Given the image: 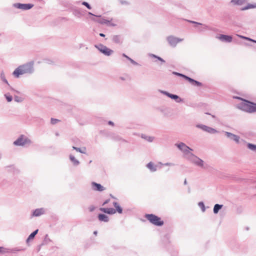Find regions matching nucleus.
Instances as JSON below:
<instances>
[{
    "mask_svg": "<svg viewBox=\"0 0 256 256\" xmlns=\"http://www.w3.org/2000/svg\"><path fill=\"white\" fill-rule=\"evenodd\" d=\"M4 96L8 102H10L12 100V97L9 94H6Z\"/></svg>",
    "mask_w": 256,
    "mask_h": 256,
    "instance_id": "473e14b6",
    "label": "nucleus"
},
{
    "mask_svg": "<svg viewBox=\"0 0 256 256\" xmlns=\"http://www.w3.org/2000/svg\"><path fill=\"white\" fill-rule=\"evenodd\" d=\"M172 74L174 75L182 77V78H184L186 80V78L188 76L184 75L182 74H181V73H180L178 72H173Z\"/></svg>",
    "mask_w": 256,
    "mask_h": 256,
    "instance_id": "a878e982",
    "label": "nucleus"
},
{
    "mask_svg": "<svg viewBox=\"0 0 256 256\" xmlns=\"http://www.w3.org/2000/svg\"><path fill=\"white\" fill-rule=\"evenodd\" d=\"M187 21L191 24H194L196 25H202V24L195 22V21L190 20H187Z\"/></svg>",
    "mask_w": 256,
    "mask_h": 256,
    "instance_id": "ea45409f",
    "label": "nucleus"
},
{
    "mask_svg": "<svg viewBox=\"0 0 256 256\" xmlns=\"http://www.w3.org/2000/svg\"><path fill=\"white\" fill-rule=\"evenodd\" d=\"M235 98L242 100L236 105L238 108L250 113L256 112V104L243 100L240 97L236 96Z\"/></svg>",
    "mask_w": 256,
    "mask_h": 256,
    "instance_id": "f03ea898",
    "label": "nucleus"
},
{
    "mask_svg": "<svg viewBox=\"0 0 256 256\" xmlns=\"http://www.w3.org/2000/svg\"><path fill=\"white\" fill-rule=\"evenodd\" d=\"M108 202V201H106L105 202L104 204H103V205H104L105 204H106V203Z\"/></svg>",
    "mask_w": 256,
    "mask_h": 256,
    "instance_id": "6e6d98bb",
    "label": "nucleus"
},
{
    "mask_svg": "<svg viewBox=\"0 0 256 256\" xmlns=\"http://www.w3.org/2000/svg\"><path fill=\"white\" fill-rule=\"evenodd\" d=\"M38 232V230H36L35 231H34L33 232H32L31 234H30L27 240V241L28 242L29 240H33L34 237L36 236V234H37Z\"/></svg>",
    "mask_w": 256,
    "mask_h": 256,
    "instance_id": "393cba45",
    "label": "nucleus"
},
{
    "mask_svg": "<svg viewBox=\"0 0 256 256\" xmlns=\"http://www.w3.org/2000/svg\"><path fill=\"white\" fill-rule=\"evenodd\" d=\"M96 233H97L96 232H94V234H96Z\"/></svg>",
    "mask_w": 256,
    "mask_h": 256,
    "instance_id": "052dcab7",
    "label": "nucleus"
},
{
    "mask_svg": "<svg viewBox=\"0 0 256 256\" xmlns=\"http://www.w3.org/2000/svg\"><path fill=\"white\" fill-rule=\"evenodd\" d=\"M186 80L189 82L192 85L196 86H202V82L197 81L189 76H188L186 78Z\"/></svg>",
    "mask_w": 256,
    "mask_h": 256,
    "instance_id": "9b49d317",
    "label": "nucleus"
},
{
    "mask_svg": "<svg viewBox=\"0 0 256 256\" xmlns=\"http://www.w3.org/2000/svg\"><path fill=\"white\" fill-rule=\"evenodd\" d=\"M179 144H184V142H180Z\"/></svg>",
    "mask_w": 256,
    "mask_h": 256,
    "instance_id": "13d9d810",
    "label": "nucleus"
},
{
    "mask_svg": "<svg viewBox=\"0 0 256 256\" xmlns=\"http://www.w3.org/2000/svg\"><path fill=\"white\" fill-rule=\"evenodd\" d=\"M146 167L148 168L150 170L151 172H154L156 170V166L152 162L148 163L146 165Z\"/></svg>",
    "mask_w": 256,
    "mask_h": 256,
    "instance_id": "aec40b11",
    "label": "nucleus"
},
{
    "mask_svg": "<svg viewBox=\"0 0 256 256\" xmlns=\"http://www.w3.org/2000/svg\"><path fill=\"white\" fill-rule=\"evenodd\" d=\"M128 60H130L131 58H130L128 56H126V58Z\"/></svg>",
    "mask_w": 256,
    "mask_h": 256,
    "instance_id": "603ef678",
    "label": "nucleus"
},
{
    "mask_svg": "<svg viewBox=\"0 0 256 256\" xmlns=\"http://www.w3.org/2000/svg\"><path fill=\"white\" fill-rule=\"evenodd\" d=\"M178 148L183 152L184 154H187L192 150L186 145H178Z\"/></svg>",
    "mask_w": 256,
    "mask_h": 256,
    "instance_id": "dca6fc26",
    "label": "nucleus"
},
{
    "mask_svg": "<svg viewBox=\"0 0 256 256\" xmlns=\"http://www.w3.org/2000/svg\"><path fill=\"white\" fill-rule=\"evenodd\" d=\"M113 138L116 141L120 142H124V140L122 139L119 136H114Z\"/></svg>",
    "mask_w": 256,
    "mask_h": 256,
    "instance_id": "7c9ffc66",
    "label": "nucleus"
},
{
    "mask_svg": "<svg viewBox=\"0 0 256 256\" xmlns=\"http://www.w3.org/2000/svg\"><path fill=\"white\" fill-rule=\"evenodd\" d=\"M252 42H254V43H256V40H253V39H252Z\"/></svg>",
    "mask_w": 256,
    "mask_h": 256,
    "instance_id": "5fc2aeb1",
    "label": "nucleus"
},
{
    "mask_svg": "<svg viewBox=\"0 0 256 256\" xmlns=\"http://www.w3.org/2000/svg\"><path fill=\"white\" fill-rule=\"evenodd\" d=\"M159 92L160 93H162V94L166 96L168 98H172V100H173L174 96L176 95V94H170V93L166 91H164V90H159Z\"/></svg>",
    "mask_w": 256,
    "mask_h": 256,
    "instance_id": "412c9836",
    "label": "nucleus"
},
{
    "mask_svg": "<svg viewBox=\"0 0 256 256\" xmlns=\"http://www.w3.org/2000/svg\"><path fill=\"white\" fill-rule=\"evenodd\" d=\"M95 209V207L94 206H90L88 207V210L90 212H93Z\"/></svg>",
    "mask_w": 256,
    "mask_h": 256,
    "instance_id": "37998d69",
    "label": "nucleus"
},
{
    "mask_svg": "<svg viewBox=\"0 0 256 256\" xmlns=\"http://www.w3.org/2000/svg\"><path fill=\"white\" fill-rule=\"evenodd\" d=\"M156 57H157V58H156L158 60L160 61L161 62H163V63H164V62H165V60H164L163 58H160V56H156Z\"/></svg>",
    "mask_w": 256,
    "mask_h": 256,
    "instance_id": "c03bdc74",
    "label": "nucleus"
},
{
    "mask_svg": "<svg viewBox=\"0 0 256 256\" xmlns=\"http://www.w3.org/2000/svg\"><path fill=\"white\" fill-rule=\"evenodd\" d=\"M82 4L86 6L88 10H90L92 8V7L90 4L86 2H82Z\"/></svg>",
    "mask_w": 256,
    "mask_h": 256,
    "instance_id": "58836bf2",
    "label": "nucleus"
},
{
    "mask_svg": "<svg viewBox=\"0 0 256 256\" xmlns=\"http://www.w3.org/2000/svg\"><path fill=\"white\" fill-rule=\"evenodd\" d=\"M184 184H186V180H184Z\"/></svg>",
    "mask_w": 256,
    "mask_h": 256,
    "instance_id": "4d7b16f0",
    "label": "nucleus"
},
{
    "mask_svg": "<svg viewBox=\"0 0 256 256\" xmlns=\"http://www.w3.org/2000/svg\"><path fill=\"white\" fill-rule=\"evenodd\" d=\"M112 40L116 44H121L122 42V39L119 35H114L112 37Z\"/></svg>",
    "mask_w": 256,
    "mask_h": 256,
    "instance_id": "2eb2a0df",
    "label": "nucleus"
},
{
    "mask_svg": "<svg viewBox=\"0 0 256 256\" xmlns=\"http://www.w3.org/2000/svg\"><path fill=\"white\" fill-rule=\"evenodd\" d=\"M74 14L75 16H78V15L80 14V12L79 11V10H74Z\"/></svg>",
    "mask_w": 256,
    "mask_h": 256,
    "instance_id": "79ce46f5",
    "label": "nucleus"
},
{
    "mask_svg": "<svg viewBox=\"0 0 256 256\" xmlns=\"http://www.w3.org/2000/svg\"><path fill=\"white\" fill-rule=\"evenodd\" d=\"M14 100L16 102H22V98L17 96H14Z\"/></svg>",
    "mask_w": 256,
    "mask_h": 256,
    "instance_id": "c9c22d12",
    "label": "nucleus"
},
{
    "mask_svg": "<svg viewBox=\"0 0 256 256\" xmlns=\"http://www.w3.org/2000/svg\"><path fill=\"white\" fill-rule=\"evenodd\" d=\"M140 136L148 142H152L155 140V138L154 136H148L144 134H140Z\"/></svg>",
    "mask_w": 256,
    "mask_h": 256,
    "instance_id": "f8f14e48",
    "label": "nucleus"
},
{
    "mask_svg": "<svg viewBox=\"0 0 256 256\" xmlns=\"http://www.w3.org/2000/svg\"><path fill=\"white\" fill-rule=\"evenodd\" d=\"M98 22V23L100 24H108L110 22L109 20L104 18H101L99 20Z\"/></svg>",
    "mask_w": 256,
    "mask_h": 256,
    "instance_id": "2f4dec72",
    "label": "nucleus"
},
{
    "mask_svg": "<svg viewBox=\"0 0 256 256\" xmlns=\"http://www.w3.org/2000/svg\"><path fill=\"white\" fill-rule=\"evenodd\" d=\"M92 188L94 190H98L102 192L104 190V188L101 186L100 184H97L95 182H92Z\"/></svg>",
    "mask_w": 256,
    "mask_h": 256,
    "instance_id": "ddd939ff",
    "label": "nucleus"
},
{
    "mask_svg": "<svg viewBox=\"0 0 256 256\" xmlns=\"http://www.w3.org/2000/svg\"><path fill=\"white\" fill-rule=\"evenodd\" d=\"M98 220L101 222H108V217L104 214H99L98 216Z\"/></svg>",
    "mask_w": 256,
    "mask_h": 256,
    "instance_id": "a211bd4d",
    "label": "nucleus"
},
{
    "mask_svg": "<svg viewBox=\"0 0 256 256\" xmlns=\"http://www.w3.org/2000/svg\"><path fill=\"white\" fill-rule=\"evenodd\" d=\"M246 144H250V143L248 142V143H246Z\"/></svg>",
    "mask_w": 256,
    "mask_h": 256,
    "instance_id": "bf43d9fd",
    "label": "nucleus"
},
{
    "mask_svg": "<svg viewBox=\"0 0 256 256\" xmlns=\"http://www.w3.org/2000/svg\"><path fill=\"white\" fill-rule=\"evenodd\" d=\"M70 160L74 164L78 165L79 163L78 161L73 156H70Z\"/></svg>",
    "mask_w": 256,
    "mask_h": 256,
    "instance_id": "c85d7f7f",
    "label": "nucleus"
},
{
    "mask_svg": "<svg viewBox=\"0 0 256 256\" xmlns=\"http://www.w3.org/2000/svg\"><path fill=\"white\" fill-rule=\"evenodd\" d=\"M173 100H174L176 102L178 103L184 102V100L176 94L174 96Z\"/></svg>",
    "mask_w": 256,
    "mask_h": 256,
    "instance_id": "cd10ccee",
    "label": "nucleus"
},
{
    "mask_svg": "<svg viewBox=\"0 0 256 256\" xmlns=\"http://www.w3.org/2000/svg\"><path fill=\"white\" fill-rule=\"evenodd\" d=\"M194 162L197 165H198L200 166H203L204 161L198 158H196V160Z\"/></svg>",
    "mask_w": 256,
    "mask_h": 256,
    "instance_id": "c756f323",
    "label": "nucleus"
},
{
    "mask_svg": "<svg viewBox=\"0 0 256 256\" xmlns=\"http://www.w3.org/2000/svg\"><path fill=\"white\" fill-rule=\"evenodd\" d=\"M256 8V3L254 4H248L246 6L241 8L242 10H246L250 8Z\"/></svg>",
    "mask_w": 256,
    "mask_h": 256,
    "instance_id": "6ab92c4d",
    "label": "nucleus"
},
{
    "mask_svg": "<svg viewBox=\"0 0 256 256\" xmlns=\"http://www.w3.org/2000/svg\"><path fill=\"white\" fill-rule=\"evenodd\" d=\"M8 250L4 248V247H0V253L4 254L8 252Z\"/></svg>",
    "mask_w": 256,
    "mask_h": 256,
    "instance_id": "4c0bfd02",
    "label": "nucleus"
},
{
    "mask_svg": "<svg viewBox=\"0 0 256 256\" xmlns=\"http://www.w3.org/2000/svg\"><path fill=\"white\" fill-rule=\"evenodd\" d=\"M129 61L134 66L138 65V64L137 62H136V61H134V60H132V58H130Z\"/></svg>",
    "mask_w": 256,
    "mask_h": 256,
    "instance_id": "a19ab883",
    "label": "nucleus"
},
{
    "mask_svg": "<svg viewBox=\"0 0 256 256\" xmlns=\"http://www.w3.org/2000/svg\"><path fill=\"white\" fill-rule=\"evenodd\" d=\"M196 127L209 134H215L218 132L216 129L202 124H198Z\"/></svg>",
    "mask_w": 256,
    "mask_h": 256,
    "instance_id": "0eeeda50",
    "label": "nucleus"
},
{
    "mask_svg": "<svg viewBox=\"0 0 256 256\" xmlns=\"http://www.w3.org/2000/svg\"><path fill=\"white\" fill-rule=\"evenodd\" d=\"M0 78L4 83H6V84H7L9 86L8 81L6 79V78L5 77L4 74L3 72H1V73H0Z\"/></svg>",
    "mask_w": 256,
    "mask_h": 256,
    "instance_id": "bb28decb",
    "label": "nucleus"
},
{
    "mask_svg": "<svg viewBox=\"0 0 256 256\" xmlns=\"http://www.w3.org/2000/svg\"><path fill=\"white\" fill-rule=\"evenodd\" d=\"M79 142V140L77 138H76L74 140V143H78Z\"/></svg>",
    "mask_w": 256,
    "mask_h": 256,
    "instance_id": "09e8293b",
    "label": "nucleus"
},
{
    "mask_svg": "<svg viewBox=\"0 0 256 256\" xmlns=\"http://www.w3.org/2000/svg\"><path fill=\"white\" fill-rule=\"evenodd\" d=\"M202 26L201 28H199L198 30L200 32H204L206 30H210V28L206 24H202V25H200Z\"/></svg>",
    "mask_w": 256,
    "mask_h": 256,
    "instance_id": "4be33fe9",
    "label": "nucleus"
},
{
    "mask_svg": "<svg viewBox=\"0 0 256 256\" xmlns=\"http://www.w3.org/2000/svg\"><path fill=\"white\" fill-rule=\"evenodd\" d=\"M13 6L22 10H28L32 8L34 6V4H32L15 3L13 4Z\"/></svg>",
    "mask_w": 256,
    "mask_h": 256,
    "instance_id": "6e6552de",
    "label": "nucleus"
},
{
    "mask_svg": "<svg viewBox=\"0 0 256 256\" xmlns=\"http://www.w3.org/2000/svg\"><path fill=\"white\" fill-rule=\"evenodd\" d=\"M108 124H109V125H110L112 126H114V122H112V121L111 120H109L108 122Z\"/></svg>",
    "mask_w": 256,
    "mask_h": 256,
    "instance_id": "a18cd8bd",
    "label": "nucleus"
},
{
    "mask_svg": "<svg viewBox=\"0 0 256 256\" xmlns=\"http://www.w3.org/2000/svg\"><path fill=\"white\" fill-rule=\"evenodd\" d=\"M88 14H90V15H92V16H95L94 14H92V13H91V12H88ZM98 16V17H100V16Z\"/></svg>",
    "mask_w": 256,
    "mask_h": 256,
    "instance_id": "3c124183",
    "label": "nucleus"
},
{
    "mask_svg": "<svg viewBox=\"0 0 256 256\" xmlns=\"http://www.w3.org/2000/svg\"><path fill=\"white\" fill-rule=\"evenodd\" d=\"M114 208H116V210H117L119 214H122V208H120V206H119L118 203H117L116 202H114Z\"/></svg>",
    "mask_w": 256,
    "mask_h": 256,
    "instance_id": "b1692460",
    "label": "nucleus"
},
{
    "mask_svg": "<svg viewBox=\"0 0 256 256\" xmlns=\"http://www.w3.org/2000/svg\"><path fill=\"white\" fill-rule=\"evenodd\" d=\"M149 56H150L152 57V58H157V56L156 55H155L154 54H149Z\"/></svg>",
    "mask_w": 256,
    "mask_h": 256,
    "instance_id": "49530a36",
    "label": "nucleus"
},
{
    "mask_svg": "<svg viewBox=\"0 0 256 256\" xmlns=\"http://www.w3.org/2000/svg\"><path fill=\"white\" fill-rule=\"evenodd\" d=\"M32 142L30 138L27 136L21 134L15 141L13 144H30Z\"/></svg>",
    "mask_w": 256,
    "mask_h": 256,
    "instance_id": "423d86ee",
    "label": "nucleus"
},
{
    "mask_svg": "<svg viewBox=\"0 0 256 256\" xmlns=\"http://www.w3.org/2000/svg\"><path fill=\"white\" fill-rule=\"evenodd\" d=\"M100 36L102 37H104L105 36V34H104L103 33H100Z\"/></svg>",
    "mask_w": 256,
    "mask_h": 256,
    "instance_id": "8fccbe9b",
    "label": "nucleus"
},
{
    "mask_svg": "<svg viewBox=\"0 0 256 256\" xmlns=\"http://www.w3.org/2000/svg\"><path fill=\"white\" fill-rule=\"evenodd\" d=\"M222 207V205H220L219 204H216L214 206V208H213V212H214V214H217L220 210Z\"/></svg>",
    "mask_w": 256,
    "mask_h": 256,
    "instance_id": "5701e85b",
    "label": "nucleus"
},
{
    "mask_svg": "<svg viewBox=\"0 0 256 256\" xmlns=\"http://www.w3.org/2000/svg\"><path fill=\"white\" fill-rule=\"evenodd\" d=\"M225 136L230 140H233L236 143H239L240 136L230 132H225Z\"/></svg>",
    "mask_w": 256,
    "mask_h": 256,
    "instance_id": "9d476101",
    "label": "nucleus"
},
{
    "mask_svg": "<svg viewBox=\"0 0 256 256\" xmlns=\"http://www.w3.org/2000/svg\"><path fill=\"white\" fill-rule=\"evenodd\" d=\"M248 148L251 150L256 151V145H248Z\"/></svg>",
    "mask_w": 256,
    "mask_h": 256,
    "instance_id": "e433bc0d",
    "label": "nucleus"
},
{
    "mask_svg": "<svg viewBox=\"0 0 256 256\" xmlns=\"http://www.w3.org/2000/svg\"><path fill=\"white\" fill-rule=\"evenodd\" d=\"M34 62L30 61L18 66L13 72L12 74L15 78H19L20 75L24 74H32L34 72Z\"/></svg>",
    "mask_w": 256,
    "mask_h": 256,
    "instance_id": "f257e3e1",
    "label": "nucleus"
},
{
    "mask_svg": "<svg viewBox=\"0 0 256 256\" xmlns=\"http://www.w3.org/2000/svg\"><path fill=\"white\" fill-rule=\"evenodd\" d=\"M73 148H74V150H78V151H79V152H83V151H82V150H80L79 148H76V147H75V146H73Z\"/></svg>",
    "mask_w": 256,
    "mask_h": 256,
    "instance_id": "de8ad7c7",
    "label": "nucleus"
},
{
    "mask_svg": "<svg viewBox=\"0 0 256 256\" xmlns=\"http://www.w3.org/2000/svg\"><path fill=\"white\" fill-rule=\"evenodd\" d=\"M238 36H239L240 38L244 39V40H248V41H250V42H252V39L250 38H248V37H246V36H241V35H238Z\"/></svg>",
    "mask_w": 256,
    "mask_h": 256,
    "instance_id": "f704fd0d",
    "label": "nucleus"
},
{
    "mask_svg": "<svg viewBox=\"0 0 256 256\" xmlns=\"http://www.w3.org/2000/svg\"><path fill=\"white\" fill-rule=\"evenodd\" d=\"M95 47L102 54L106 56H110L113 54L114 51L102 44L95 45Z\"/></svg>",
    "mask_w": 256,
    "mask_h": 256,
    "instance_id": "20e7f679",
    "label": "nucleus"
},
{
    "mask_svg": "<svg viewBox=\"0 0 256 256\" xmlns=\"http://www.w3.org/2000/svg\"><path fill=\"white\" fill-rule=\"evenodd\" d=\"M60 121L59 120L54 118H51L50 119V123L52 124H55Z\"/></svg>",
    "mask_w": 256,
    "mask_h": 256,
    "instance_id": "72a5a7b5",
    "label": "nucleus"
},
{
    "mask_svg": "<svg viewBox=\"0 0 256 256\" xmlns=\"http://www.w3.org/2000/svg\"><path fill=\"white\" fill-rule=\"evenodd\" d=\"M166 40L170 46L174 48L178 42H182L184 39L170 36L166 38Z\"/></svg>",
    "mask_w": 256,
    "mask_h": 256,
    "instance_id": "39448f33",
    "label": "nucleus"
},
{
    "mask_svg": "<svg viewBox=\"0 0 256 256\" xmlns=\"http://www.w3.org/2000/svg\"><path fill=\"white\" fill-rule=\"evenodd\" d=\"M44 210L42 208H38L36 210L34 211L32 216H38L40 215L44 214Z\"/></svg>",
    "mask_w": 256,
    "mask_h": 256,
    "instance_id": "f3484780",
    "label": "nucleus"
},
{
    "mask_svg": "<svg viewBox=\"0 0 256 256\" xmlns=\"http://www.w3.org/2000/svg\"><path fill=\"white\" fill-rule=\"evenodd\" d=\"M216 38L222 42H230L232 40V36L220 34L216 36Z\"/></svg>",
    "mask_w": 256,
    "mask_h": 256,
    "instance_id": "1a4fd4ad",
    "label": "nucleus"
},
{
    "mask_svg": "<svg viewBox=\"0 0 256 256\" xmlns=\"http://www.w3.org/2000/svg\"><path fill=\"white\" fill-rule=\"evenodd\" d=\"M100 210L109 214H113L116 212V210L113 208H101Z\"/></svg>",
    "mask_w": 256,
    "mask_h": 256,
    "instance_id": "4468645a",
    "label": "nucleus"
},
{
    "mask_svg": "<svg viewBox=\"0 0 256 256\" xmlns=\"http://www.w3.org/2000/svg\"><path fill=\"white\" fill-rule=\"evenodd\" d=\"M145 217L148 220H149L154 225L162 226L164 224V222L162 220V218L154 214H146Z\"/></svg>",
    "mask_w": 256,
    "mask_h": 256,
    "instance_id": "7ed1b4c3",
    "label": "nucleus"
},
{
    "mask_svg": "<svg viewBox=\"0 0 256 256\" xmlns=\"http://www.w3.org/2000/svg\"><path fill=\"white\" fill-rule=\"evenodd\" d=\"M122 56L124 57V58H126L127 56L125 54H122Z\"/></svg>",
    "mask_w": 256,
    "mask_h": 256,
    "instance_id": "864d4df0",
    "label": "nucleus"
}]
</instances>
